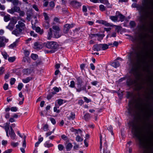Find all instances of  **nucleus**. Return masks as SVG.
Returning a JSON list of instances; mask_svg holds the SVG:
<instances>
[{
  "mask_svg": "<svg viewBox=\"0 0 153 153\" xmlns=\"http://www.w3.org/2000/svg\"><path fill=\"white\" fill-rule=\"evenodd\" d=\"M13 8L14 12H16L18 13L20 11V9L19 7L14 6Z\"/></svg>",
  "mask_w": 153,
  "mask_h": 153,
  "instance_id": "nucleus-46",
  "label": "nucleus"
},
{
  "mask_svg": "<svg viewBox=\"0 0 153 153\" xmlns=\"http://www.w3.org/2000/svg\"><path fill=\"white\" fill-rule=\"evenodd\" d=\"M16 42H14L13 44L9 45V47L10 48H13L14 47H16Z\"/></svg>",
  "mask_w": 153,
  "mask_h": 153,
  "instance_id": "nucleus-53",
  "label": "nucleus"
},
{
  "mask_svg": "<svg viewBox=\"0 0 153 153\" xmlns=\"http://www.w3.org/2000/svg\"><path fill=\"white\" fill-rule=\"evenodd\" d=\"M22 61L24 62H27L28 63H30V62L29 58L26 56H25L23 57Z\"/></svg>",
  "mask_w": 153,
  "mask_h": 153,
  "instance_id": "nucleus-31",
  "label": "nucleus"
},
{
  "mask_svg": "<svg viewBox=\"0 0 153 153\" xmlns=\"http://www.w3.org/2000/svg\"><path fill=\"white\" fill-rule=\"evenodd\" d=\"M57 103L59 105H61L63 103V100L61 99H58L57 100Z\"/></svg>",
  "mask_w": 153,
  "mask_h": 153,
  "instance_id": "nucleus-50",
  "label": "nucleus"
},
{
  "mask_svg": "<svg viewBox=\"0 0 153 153\" xmlns=\"http://www.w3.org/2000/svg\"><path fill=\"white\" fill-rule=\"evenodd\" d=\"M129 25H130L131 27L133 28L135 26L136 24L134 21H130V22Z\"/></svg>",
  "mask_w": 153,
  "mask_h": 153,
  "instance_id": "nucleus-47",
  "label": "nucleus"
},
{
  "mask_svg": "<svg viewBox=\"0 0 153 153\" xmlns=\"http://www.w3.org/2000/svg\"><path fill=\"white\" fill-rule=\"evenodd\" d=\"M128 113L130 115L132 116L133 115V109L131 107H129L128 109Z\"/></svg>",
  "mask_w": 153,
  "mask_h": 153,
  "instance_id": "nucleus-36",
  "label": "nucleus"
},
{
  "mask_svg": "<svg viewBox=\"0 0 153 153\" xmlns=\"http://www.w3.org/2000/svg\"><path fill=\"white\" fill-rule=\"evenodd\" d=\"M99 9L101 11H103L105 10V7L104 5L101 4L99 6Z\"/></svg>",
  "mask_w": 153,
  "mask_h": 153,
  "instance_id": "nucleus-44",
  "label": "nucleus"
},
{
  "mask_svg": "<svg viewBox=\"0 0 153 153\" xmlns=\"http://www.w3.org/2000/svg\"><path fill=\"white\" fill-rule=\"evenodd\" d=\"M75 118V114L73 112H71V115L69 116L68 117V119L69 120L72 119L74 120Z\"/></svg>",
  "mask_w": 153,
  "mask_h": 153,
  "instance_id": "nucleus-40",
  "label": "nucleus"
},
{
  "mask_svg": "<svg viewBox=\"0 0 153 153\" xmlns=\"http://www.w3.org/2000/svg\"><path fill=\"white\" fill-rule=\"evenodd\" d=\"M128 56L130 62L129 65L131 67V71L134 76L131 75L128 76L126 83L128 86L132 88L134 90L139 91L143 88L142 83L138 82L141 76L139 73L141 67L140 56L137 51H134L129 53Z\"/></svg>",
  "mask_w": 153,
  "mask_h": 153,
  "instance_id": "nucleus-1",
  "label": "nucleus"
},
{
  "mask_svg": "<svg viewBox=\"0 0 153 153\" xmlns=\"http://www.w3.org/2000/svg\"><path fill=\"white\" fill-rule=\"evenodd\" d=\"M50 120L53 125H55L56 124V121L55 119L54 118L52 117H50Z\"/></svg>",
  "mask_w": 153,
  "mask_h": 153,
  "instance_id": "nucleus-59",
  "label": "nucleus"
},
{
  "mask_svg": "<svg viewBox=\"0 0 153 153\" xmlns=\"http://www.w3.org/2000/svg\"><path fill=\"white\" fill-rule=\"evenodd\" d=\"M10 16L9 15L4 16V20L5 22H7L10 20Z\"/></svg>",
  "mask_w": 153,
  "mask_h": 153,
  "instance_id": "nucleus-42",
  "label": "nucleus"
},
{
  "mask_svg": "<svg viewBox=\"0 0 153 153\" xmlns=\"http://www.w3.org/2000/svg\"><path fill=\"white\" fill-rule=\"evenodd\" d=\"M72 146L73 145L71 143H68L67 144L66 146V150L68 151H70L72 148Z\"/></svg>",
  "mask_w": 153,
  "mask_h": 153,
  "instance_id": "nucleus-25",
  "label": "nucleus"
},
{
  "mask_svg": "<svg viewBox=\"0 0 153 153\" xmlns=\"http://www.w3.org/2000/svg\"><path fill=\"white\" fill-rule=\"evenodd\" d=\"M11 146H13L14 147H16L19 144V143L18 142L14 143L13 142H11L10 144Z\"/></svg>",
  "mask_w": 153,
  "mask_h": 153,
  "instance_id": "nucleus-57",
  "label": "nucleus"
},
{
  "mask_svg": "<svg viewBox=\"0 0 153 153\" xmlns=\"http://www.w3.org/2000/svg\"><path fill=\"white\" fill-rule=\"evenodd\" d=\"M70 3V4L74 8H77L79 7L82 5V4L80 2L75 0L71 1Z\"/></svg>",
  "mask_w": 153,
  "mask_h": 153,
  "instance_id": "nucleus-11",
  "label": "nucleus"
},
{
  "mask_svg": "<svg viewBox=\"0 0 153 153\" xmlns=\"http://www.w3.org/2000/svg\"><path fill=\"white\" fill-rule=\"evenodd\" d=\"M16 27V29H15L12 32V33L16 36H19L22 34L23 30L20 28H18L17 27Z\"/></svg>",
  "mask_w": 153,
  "mask_h": 153,
  "instance_id": "nucleus-10",
  "label": "nucleus"
},
{
  "mask_svg": "<svg viewBox=\"0 0 153 153\" xmlns=\"http://www.w3.org/2000/svg\"><path fill=\"white\" fill-rule=\"evenodd\" d=\"M3 88L4 90H7L8 89V85L7 83H5L4 84Z\"/></svg>",
  "mask_w": 153,
  "mask_h": 153,
  "instance_id": "nucleus-61",
  "label": "nucleus"
},
{
  "mask_svg": "<svg viewBox=\"0 0 153 153\" xmlns=\"http://www.w3.org/2000/svg\"><path fill=\"white\" fill-rule=\"evenodd\" d=\"M149 3L151 7H149L148 8L153 10V0L150 1Z\"/></svg>",
  "mask_w": 153,
  "mask_h": 153,
  "instance_id": "nucleus-60",
  "label": "nucleus"
},
{
  "mask_svg": "<svg viewBox=\"0 0 153 153\" xmlns=\"http://www.w3.org/2000/svg\"><path fill=\"white\" fill-rule=\"evenodd\" d=\"M132 7L136 8L139 11L141 15L139 18V24L138 26L139 29L142 31H148L150 33L153 32V24L150 23L149 27L147 25V18H149L151 20H152V12H149L146 11L145 8L143 6L137 4L135 3L133 4Z\"/></svg>",
  "mask_w": 153,
  "mask_h": 153,
  "instance_id": "nucleus-2",
  "label": "nucleus"
},
{
  "mask_svg": "<svg viewBox=\"0 0 153 153\" xmlns=\"http://www.w3.org/2000/svg\"><path fill=\"white\" fill-rule=\"evenodd\" d=\"M9 134L12 139L14 140L16 139V135L14 131L9 132Z\"/></svg>",
  "mask_w": 153,
  "mask_h": 153,
  "instance_id": "nucleus-23",
  "label": "nucleus"
},
{
  "mask_svg": "<svg viewBox=\"0 0 153 153\" xmlns=\"http://www.w3.org/2000/svg\"><path fill=\"white\" fill-rule=\"evenodd\" d=\"M108 49V46L106 44H96L94 45L93 50L98 51L101 50H105Z\"/></svg>",
  "mask_w": 153,
  "mask_h": 153,
  "instance_id": "nucleus-8",
  "label": "nucleus"
},
{
  "mask_svg": "<svg viewBox=\"0 0 153 153\" xmlns=\"http://www.w3.org/2000/svg\"><path fill=\"white\" fill-rule=\"evenodd\" d=\"M116 14L117 15V17H119L120 21L122 22H123L125 19V16H124L120 13V12L118 11L116 12Z\"/></svg>",
  "mask_w": 153,
  "mask_h": 153,
  "instance_id": "nucleus-17",
  "label": "nucleus"
},
{
  "mask_svg": "<svg viewBox=\"0 0 153 153\" xmlns=\"http://www.w3.org/2000/svg\"><path fill=\"white\" fill-rule=\"evenodd\" d=\"M83 99L85 102L86 103H88L89 102H91V100L90 99H88L86 97H84Z\"/></svg>",
  "mask_w": 153,
  "mask_h": 153,
  "instance_id": "nucleus-64",
  "label": "nucleus"
},
{
  "mask_svg": "<svg viewBox=\"0 0 153 153\" xmlns=\"http://www.w3.org/2000/svg\"><path fill=\"white\" fill-rule=\"evenodd\" d=\"M18 24H17L16 27H17L18 28H19L22 30L24 29V27H25V24L21 21H19L18 22Z\"/></svg>",
  "mask_w": 153,
  "mask_h": 153,
  "instance_id": "nucleus-16",
  "label": "nucleus"
},
{
  "mask_svg": "<svg viewBox=\"0 0 153 153\" xmlns=\"http://www.w3.org/2000/svg\"><path fill=\"white\" fill-rule=\"evenodd\" d=\"M52 36V31L51 28H50L49 31L48 32L47 39H48L50 40L51 39Z\"/></svg>",
  "mask_w": 153,
  "mask_h": 153,
  "instance_id": "nucleus-19",
  "label": "nucleus"
},
{
  "mask_svg": "<svg viewBox=\"0 0 153 153\" xmlns=\"http://www.w3.org/2000/svg\"><path fill=\"white\" fill-rule=\"evenodd\" d=\"M107 129L110 131L112 135L114 134V133L113 131V128L111 125H110L108 126L107 128Z\"/></svg>",
  "mask_w": 153,
  "mask_h": 153,
  "instance_id": "nucleus-48",
  "label": "nucleus"
},
{
  "mask_svg": "<svg viewBox=\"0 0 153 153\" xmlns=\"http://www.w3.org/2000/svg\"><path fill=\"white\" fill-rule=\"evenodd\" d=\"M84 117L86 121H88L91 118L90 114L89 113H86L84 116Z\"/></svg>",
  "mask_w": 153,
  "mask_h": 153,
  "instance_id": "nucleus-29",
  "label": "nucleus"
},
{
  "mask_svg": "<svg viewBox=\"0 0 153 153\" xmlns=\"http://www.w3.org/2000/svg\"><path fill=\"white\" fill-rule=\"evenodd\" d=\"M43 15L45 17V20H47L49 19V16H48L46 13L44 12L43 13Z\"/></svg>",
  "mask_w": 153,
  "mask_h": 153,
  "instance_id": "nucleus-58",
  "label": "nucleus"
},
{
  "mask_svg": "<svg viewBox=\"0 0 153 153\" xmlns=\"http://www.w3.org/2000/svg\"><path fill=\"white\" fill-rule=\"evenodd\" d=\"M76 141L78 142H81L83 140V139L79 135H78L76 137Z\"/></svg>",
  "mask_w": 153,
  "mask_h": 153,
  "instance_id": "nucleus-51",
  "label": "nucleus"
},
{
  "mask_svg": "<svg viewBox=\"0 0 153 153\" xmlns=\"http://www.w3.org/2000/svg\"><path fill=\"white\" fill-rule=\"evenodd\" d=\"M58 149L59 151H62L63 150L64 148V146L63 145L61 144H59L58 146Z\"/></svg>",
  "mask_w": 153,
  "mask_h": 153,
  "instance_id": "nucleus-43",
  "label": "nucleus"
},
{
  "mask_svg": "<svg viewBox=\"0 0 153 153\" xmlns=\"http://www.w3.org/2000/svg\"><path fill=\"white\" fill-rule=\"evenodd\" d=\"M111 65L115 68H117L120 65V63L118 61H116L111 64Z\"/></svg>",
  "mask_w": 153,
  "mask_h": 153,
  "instance_id": "nucleus-22",
  "label": "nucleus"
},
{
  "mask_svg": "<svg viewBox=\"0 0 153 153\" xmlns=\"http://www.w3.org/2000/svg\"><path fill=\"white\" fill-rule=\"evenodd\" d=\"M16 23V22H15L13 21L11 22L8 25L6 26L7 28L9 29L10 30H12L15 27V25Z\"/></svg>",
  "mask_w": 153,
  "mask_h": 153,
  "instance_id": "nucleus-15",
  "label": "nucleus"
},
{
  "mask_svg": "<svg viewBox=\"0 0 153 153\" xmlns=\"http://www.w3.org/2000/svg\"><path fill=\"white\" fill-rule=\"evenodd\" d=\"M149 82L150 86L151 88L150 91V94L151 96H153V77H150L149 78Z\"/></svg>",
  "mask_w": 153,
  "mask_h": 153,
  "instance_id": "nucleus-14",
  "label": "nucleus"
},
{
  "mask_svg": "<svg viewBox=\"0 0 153 153\" xmlns=\"http://www.w3.org/2000/svg\"><path fill=\"white\" fill-rule=\"evenodd\" d=\"M143 31L146 33L144 35H140V40L141 42L140 43L143 45L145 47L144 48H145V49H144V52L143 51L142 52L143 54V55H144V56H145L146 58L148 59H152V56H153V46L152 45H150L149 47H148V45H146L145 47L146 44L147 43L146 39L147 37L149 35L148 33H150V32L148 31ZM150 33H153V32Z\"/></svg>",
  "mask_w": 153,
  "mask_h": 153,
  "instance_id": "nucleus-5",
  "label": "nucleus"
},
{
  "mask_svg": "<svg viewBox=\"0 0 153 153\" xmlns=\"http://www.w3.org/2000/svg\"><path fill=\"white\" fill-rule=\"evenodd\" d=\"M110 18L112 21L116 22L117 21L118 19L117 15V16H110Z\"/></svg>",
  "mask_w": 153,
  "mask_h": 153,
  "instance_id": "nucleus-37",
  "label": "nucleus"
},
{
  "mask_svg": "<svg viewBox=\"0 0 153 153\" xmlns=\"http://www.w3.org/2000/svg\"><path fill=\"white\" fill-rule=\"evenodd\" d=\"M111 146L110 145L108 147L106 144V141H105L104 145L103 146V153H110Z\"/></svg>",
  "mask_w": 153,
  "mask_h": 153,
  "instance_id": "nucleus-12",
  "label": "nucleus"
},
{
  "mask_svg": "<svg viewBox=\"0 0 153 153\" xmlns=\"http://www.w3.org/2000/svg\"><path fill=\"white\" fill-rule=\"evenodd\" d=\"M52 28L55 31H60V30L59 27L56 25L53 26Z\"/></svg>",
  "mask_w": 153,
  "mask_h": 153,
  "instance_id": "nucleus-54",
  "label": "nucleus"
},
{
  "mask_svg": "<svg viewBox=\"0 0 153 153\" xmlns=\"http://www.w3.org/2000/svg\"><path fill=\"white\" fill-rule=\"evenodd\" d=\"M31 57L33 60H35L37 59L38 56L36 54L32 53L31 55Z\"/></svg>",
  "mask_w": 153,
  "mask_h": 153,
  "instance_id": "nucleus-35",
  "label": "nucleus"
},
{
  "mask_svg": "<svg viewBox=\"0 0 153 153\" xmlns=\"http://www.w3.org/2000/svg\"><path fill=\"white\" fill-rule=\"evenodd\" d=\"M98 22L100 24H102L103 25H105L106 26L109 27L110 26V24L109 23H108L106 21L100 20L98 21Z\"/></svg>",
  "mask_w": 153,
  "mask_h": 153,
  "instance_id": "nucleus-18",
  "label": "nucleus"
},
{
  "mask_svg": "<svg viewBox=\"0 0 153 153\" xmlns=\"http://www.w3.org/2000/svg\"><path fill=\"white\" fill-rule=\"evenodd\" d=\"M44 46L47 48L51 49L50 52L53 53L57 51L59 47V45L58 43L54 41L48 42L44 43Z\"/></svg>",
  "mask_w": 153,
  "mask_h": 153,
  "instance_id": "nucleus-7",
  "label": "nucleus"
},
{
  "mask_svg": "<svg viewBox=\"0 0 153 153\" xmlns=\"http://www.w3.org/2000/svg\"><path fill=\"white\" fill-rule=\"evenodd\" d=\"M27 17V19L30 21L31 19V17L33 15L32 12L31 11H28L26 13Z\"/></svg>",
  "mask_w": 153,
  "mask_h": 153,
  "instance_id": "nucleus-21",
  "label": "nucleus"
},
{
  "mask_svg": "<svg viewBox=\"0 0 153 153\" xmlns=\"http://www.w3.org/2000/svg\"><path fill=\"white\" fill-rule=\"evenodd\" d=\"M9 124L10 123H5V125L4 126L2 127L5 129V131H9Z\"/></svg>",
  "mask_w": 153,
  "mask_h": 153,
  "instance_id": "nucleus-33",
  "label": "nucleus"
},
{
  "mask_svg": "<svg viewBox=\"0 0 153 153\" xmlns=\"http://www.w3.org/2000/svg\"><path fill=\"white\" fill-rule=\"evenodd\" d=\"M16 81V79L13 78H12L10 79V84L11 85H13Z\"/></svg>",
  "mask_w": 153,
  "mask_h": 153,
  "instance_id": "nucleus-56",
  "label": "nucleus"
},
{
  "mask_svg": "<svg viewBox=\"0 0 153 153\" xmlns=\"http://www.w3.org/2000/svg\"><path fill=\"white\" fill-rule=\"evenodd\" d=\"M143 57L147 64L146 71L150 75L149 78L153 77V56L152 59H148L146 58L144 55H143Z\"/></svg>",
  "mask_w": 153,
  "mask_h": 153,
  "instance_id": "nucleus-6",
  "label": "nucleus"
},
{
  "mask_svg": "<svg viewBox=\"0 0 153 153\" xmlns=\"http://www.w3.org/2000/svg\"><path fill=\"white\" fill-rule=\"evenodd\" d=\"M16 59V57L15 56L10 57L8 58V61L10 62H14Z\"/></svg>",
  "mask_w": 153,
  "mask_h": 153,
  "instance_id": "nucleus-39",
  "label": "nucleus"
},
{
  "mask_svg": "<svg viewBox=\"0 0 153 153\" xmlns=\"http://www.w3.org/2000/svg\"><path fill=\"white\" fill-rule=\"evenodd\" d=\"M74 25L73 24H66L64 25L63 32L65 33H68L69 29L73 27Z\"/></svg>",
  "mask_w": 153,
  "mask_h": 153,
  "instance_id": "nucleus-13",
  "label": "nucleus"
},
{
  "mask_svg": "<svg viewBox=\"0 0 153 153\" xmlns=\"http://www.w3.org/2000/svg\"><path fill=\"white\" fill-rule=\"evenodd\" d=\"M44 145L45 147L48 148L52 147L53 146V144L51 143H49V142L48 141L46 142L45 143H44Z\"/></svg>",
  "mask_w": 153,
  "mask_h": 153,
  "instance_id": "nucleus-28",
  "label": "nucleus"
},
{
  "mask_svg": "<svg viewBox=\"0 0 153 153\" xmlns=\"http://www.w3.org/2000/svg\"><path fill=\"white\" fill-rule=\"evenodd\" d=\"M129 125L130 127H131V132L134 136L133 137H136L138 140L139 148L143 150L146 149L147 147L146 140L142 137V132L140 130L137 124L133 120L129 122Z\"/></svg>",
  "mask_w": 153,
  "mask_h": 153,
  "instance_id": "nucleus-4",
  "label": "nucleus"
},
{
  "mask_svg": "<svg viewBox=\"0 0 153 153\" xmlns=\"http://www.w3.org/2000/svg\"><path fill=\"white\" fill-rule=\"evenodd\" d=\"M77 86V88H76V91L78 92H80L81 91V86L82 84H76Z\"/></svg>",
  "mask_w": 153,
  "mask_h": 153,
  "instance_id": "nucleus-41",
  "label": "nucleus"
},
{
  "mask_svg": "<svg viewBox=\"0 0 153 153\" xmlns=\"http://www.w3.org/2000/svg\"><path fill=\"white\" fill-rule=\"evenodd\" d=\"M10 110L12 111L16 112L17 111L18 109L16 107H12L10 108Z\"/></svg>",
  "mask_w": 153,
  "mask_h": 153,
  "instance_id": "nucleus-62",
  "label": "nucleus"
},
{
  "mask_svg": "<svg viewBox=\"0 0 153 153\" xmlns=\"http://www.w3.org/2000/svg\"><path fill=\"white\" fill-rule=\"evenodd\" d=\"M23 72L24 74L27 75H28L30 74V69H29L25 68L23 70Z\"/></svg>",
  "mask_w": 153,
  "mask_h": 153,
  "instance_id": "nucleus-30",
  "label": "nucleus"
},
{
  "mask_svg": "<svg viewBox=\"0 0 153 153\" xmlns=\"http://www.w3.org/2000/svg\"><path fill=\"white\" fill-rule=\"evenodd\" d=\"M43 130L45 131H48V124H46L43 126Z\"/></svg>",
  "mask_w": 153,
  "mask_h": 153,
  "instance_id": "nucleus-55",
  "label": "nucleus"
},
{
  "mask_svg": "<svg viewBox=\"0 0 153 153\" xmlns=\"http://www.w3.org/2000/svg\"><path fill=\"white\" fill-rule=\"evenodd\" d=\"M76 84H82L83 82L81 77H79L76 78Z\"/></svg>",
  "mask_w": 153,
  "mask_h": 153,
  "instance_id": "nucleus-26",
  "label": "nucleus"
},
{
  "mask_svg": "<svg viewBox=\"0 0 153 153\" xmlns=\"http://www.w3.org/2000/svg\"><path fill=\"white\" fill-rule=\"evenodd\" d=\"M2 54L5 59H7V57L9 56V55L7 54V53L5 52L2 53Z\"/></svg>",
  "mask_w": 153,
  "mask_h": 153,
  "instance_id": "nucleus-49",
  "label": "nucleus"
},
{
  "mask_svg": "<svg viewBox=\"0 0 153 153\" xmlns=\"http://www.w3.org/2000/svg\"><path fill=\"white\" fill-rule=\"evenodd\" d=\"M102 3L106 5L108 8L111 7V6L109 3L108 0H104Z\"/></svg>",
  "mask_w": 153,
  "mask_h": 153,
  "instance_id": "nucleus-34",
  "label": "nucleus"
},
{
  "mask_svg": "<svg viewBox=\"0 0 153 153\" xmlns=\"http://www.w3.org/2000/svg\"><path fill=\"white\" fill-rule=\"evenodd\" d=\"M59 31H54V37L58 38L61 36V34L59 33Z\"/></svg>",
  "mask_w": 153,
  "mask_h": 153,
  "instance_id": "nucleus-24",
  "label": "nucleus"
},
{
  "mask_svg": "<svg viewBox=\"0 0 153 153\" xmlns=\"http://www.w3.org/2000/svg\"><path fill=\"white\" fill-rule=\"evenodd\" d=\"M30 34L31 36H33L34 37H36L37 35V34L36 33H34V32L33 31H31L30 33Z\"/></svg>",
  "mask_w": 153,
  "mask_h": 153,
  "instance_id": "nucleus-63",
  "label": "nucleus"
},
{
  "mask_svg": "<svg viewBox=\"0 0 153 153\" xmlns=\"http://www.w3.org/2000/svg\"><path fill=\"white\" fill-rule=\"evenodd\" d=\"M12 3L14 6H16L18 5L19 1L18 0H13Z\"/></svg>",
  "mask_w": 153,
  "mask_h": 153,
  "instance_id": "nucleus-45",
  "label": "nucleus"
},
{
  "mask_svg": "<svg viewBox=\"0 0 153 153\" xmlns=\"http://www.w3.org/2000/svg\"><path fill=\"white\" fill-rule=\"evenodd\" d=\"M105 36V34H103L97 33V36H98L99 38L97 39V40L98 41H100V39H102Z\"/></svg>",
  "mask_w": 153,
  "mask_h": 153,
  "instance_id": "nucleus-27",
  "label": "nucleus"
},
{
  "mask_svg": "<svg viewBox=\"0 0 153 153\" xmlns=\"http://www.w3.org/2000/svg\"><path fill=\"white\" fill-rule=\"evenodd\" d=\"M31 79L32 78L31 77H27L25 79H23L22 81L24 83H27L29 82Z\"/></svg>",
  "mask_w": 153,
  "mask_h": 153,
  "instance_id": "nucleus-38",
  "label": "nucleus"
},
{
  "mask_svg": "<svg viewBox=\"0 0 153 153\" xmlns=\"http://www.w3.org/2000/svg\"><path fill=\"white\" fill-rule=\"evenodd\" d=\"M43 25V26L46 28V29H48L50 27V24L48 21L45 22Z\"/></svg>",
  "mask_w": 153,
  "mask_h": 153,
  "instance_id": "nucleus-32",
  "label": "nucleus"
},
{
  "mask_svg": "<svg viewBox=\"0 0 153 153\" xmlns=\"http://www.w3.org/2000/svg\"><path fill=\"white\" fill-rule=\"evenodd\" d=\"M44 46V43L36 42L34 43L33 48L36 50H39L42 48Z\"/></svg>",
  "mask_w": 153,
  "mask_h": 153,
  "instance_id": "nucleus-9",
  "label": "nucleus"
},
{
  "mask_svg": "<svg viewBox=\"0 0 153 153\" xmlns=\"http://www.w3.org/2000/svg\"><path fill=\"white\" fill-rule=\"evenodd\" d=\"M140 118L144 126L150 131L153 128V104L149 103L141 110Z\"/></svg>",
  "mask_w": 153,
  "mask_h": 153,
  "instance_id": "nucleus-3",
  "label": "nucleus"
},
{
  "mask_svg": "<svg viewBox=\"0 0 153 153\" xmlns=\"http://www.w3.org/2000/svg\"><path fill=\"white\" fill-rule=\"evenodd\" d=\"M23 86V85L22 83H20L19 84L18 86V89L19 91H21Z\"/></svg>",
  "mask_w": 153,
  "mask_h": 153,
  "instance_id": "nucleus-52",
  "label": "nucleus"
},
{
  "mask_svg": "<svg viewBox=\"0 0 153 153\" xmlns=\"http://www.w3.org/2000/svg\"><path fill=\"white\" fill-rule=\"evenodd\" d=\"M126 97L127 98H133L134 96L133 92L129 91L127 92L126 94Z\"/></svg>",
  "mask_w": 153,
  "mask_h": 153,
  "instance_id": "nucleus-20",
  "label": "nucleus"
}]
</instances>
